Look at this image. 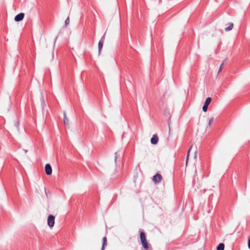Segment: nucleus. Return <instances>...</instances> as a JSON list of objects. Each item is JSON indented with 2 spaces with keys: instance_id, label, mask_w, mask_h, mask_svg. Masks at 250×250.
Masks as SVG:
<instances>
[{
  "instance_id": "f257e3e1",
  "label": "nucleus",
  "mask_w": 250,
  "mask_h": 250,
  "mask_svg": "<svg viewBox=\"0 0 250 250\" xmlns=\"http://www.w3.org/2000/svg\"><path fill=\"white\" fill-rule=\"evenodd\" d=\"M140 240L144 248L146 250L148 249V245L147 242L145 233L144 232H141L140 234Z\"/></svg>"
},
{
  "instance_id": "f03ea898",
  "label": "nucleus",
  "mask_w": 250,
  "mask_h": 250,
  "mask_svg": "<svg viewBox=\"0 0 250 250\" xmlns=\"http://www.w3.org/2000/svg\"><path fill=\"white\" fill-rule=\"evenodd\" d=\"M55 217L53 215H49L47 219V225L50 228H52L55 225Z\"/></svg>"
},
{
  "instance_id": "7ed1b4c3",
  "label": "nucleus",
  "mask_w": 250,
  "mask_h": 250,
  "mask_svg": "<svg viewBox=\"0 0 250 250\" xmlns=\"http://www.w3.org/2000/svg\"><path fill=\"white\" fill-rule=\"evenodd\" d=\"M211 101V98L210 97H208L206 99L204 105L203 106V110L204 112H206L208 110V107L209 104Z\"/></svg>"
},
{
  "instance_id": "20e7f679",
  "label": "nucleus",
  "mask_w": 250,
  "mask_h": 250,
  "mask_svg": "<svg viewBox=\"0 0 250 250\" xmlns=\"http://www.w3.org/2000/svg\"><path fill=\"white\" fill-rule=\"evenodd\" d=\"M162 179V176L161 174L157 173L153 177V181L155 183H160Z\"/></svg>"
},
{
  "instance_id": "39448f33",
  "label": "nucleus",
  "mask_w": 250,
  "mask_h": 250,
  "mask_svg": "<svg viewBox=\"0 0 250 250\" xmlns=\"http://www.w3.org/2000/svg\"><path fill=\"white\" fill-rule=\"evenodd\" d=\"M45 172L47 175H50L52 172V169L50 164H46L45 166Z\"/></svg>"
},
{
  "instance_id": "423d86ee",
  "label": "nucleus",
  "mask_w": 250,
  "mask_h": 250,
  "mask_svg": "<svg viewBox=\"0 0 250 250\" xmlns=\"http://www.w3.org/2000/svg\"><path fill=\"white\" fill-rule=\"evenodd\" d=\"M24 17V14L23 13H21L16 16L14 20L16 21H22Z\"/></svg>"
},
{
  "instance_id": "0eeeda50",
  "label": "nucleus",
  "mask_w": 250,
  "mask_h": 250,
  "mask_svg": "<svg viewBox=\"0 0 250 250\" xmlns=\"http://www.w3.org/2000/svg\"><path fill=\"white\" fill-rule=\"evenodd\" d=\"M104 38H105V35H104L102 37L101 40L99 42V43H98V48H99V54H100L101 51L102 50V49L103 48Z\"/></svg>"
},
{
  "instance_id": "6e6552de",
  "label": "nucleus",
  "mask_w": 250,
  "mask_h": 250,
  "mask_svg": "<svg viewBox=\"0 0 250 250\" xmlns=\"http://www.w3.org/2000/svg\"><path fill=\"white\" fill-rule=\"evenodd\" d=\"M158 137L157 135H153L150 140L151 143L153 145H156L158 141Z\"/></svg>"
},
{
  "instance_id": "1a4fd4ad",
  "label": "nucleus",
  "mask_w": 250,
  "mask_h": 250,
  "mask_svg": "<svg viewBox=\"0 0 250 250\" xmlns=\"http://www.w3.org/2000/svg\"><path fill=\"white\" fill-rule=\"evenodd\" d=\"M63 123L65 125L69 126V120L68 118L66 117V112H63Z\"/></svg>"
},
{
  "instance_id": "9d476101",
  "label": "nucleus",
  "mask_w": 250,
  "mask_h": 250,
  "mask_svg": "<svg viewBox=\"0 0 250 250\" xmlns=\"http://www.w3.org/2000/svg\"><path fill=\"white\" fill-rule=\"evenodd\" d=\"M40 101L41 103V106L42 107V108H43L45 106V101L44 100L43 96H42V94H41L40 96Z\"/></svg>"
},
{
  "instance_id": "9b49d317",
  "label": "nucleus",
  "mask_w": 250,
  "mask_h": 250,
  "mask_svg": "<svg viewBox=\"0 0 250 250\" xmlns=\"http://www.w3.org/2000/svg\"><path fill=\"white\" fill-rule=\"evenodd\" d=\"M107 245V238L106 237H104L103 239V244L102 250H104V247Z\"/></svg>"
},
{
  "instance_id": "f8f14e48",
  "label": "nucleus",
  "mask_w": 250,
  "mask_h": 250,
  "mask_svg": "<svg viewBox=\"0 0 250 250\" xmlns=\"http://www.w3.org/2000/svg\"><path fill=\"white\" fill-rule=\"evenodd\" d=\"M233 23H229V26L227 27H226L225 28V30L226 32H228V31L231 30L233 29Z\"/></svg>"
},
{
  "instance_id": "ddd939ff",
  "label": "nucleus",
  "mask_w": 250,
  "mask_h": 250,
  "mask_svg": "<svg viewBox=\"0 0 250 250\" xmlns=\"http://www.w3.org/2000/svg\"><path fill=\"white\" fill-rule=\"evenodd\" d=\"M225 245L223 243H220L217 247V250H224Z\"/></svg>"
},
{
  "instance_id": "4468645a",
  "label": "nucleus",
  "mask_w": 250,
  "mask_h": 250,
  "mask_svg": "<svg viewBox=\"0 0 250 250\" xmlns=\"http://www.w3.org/2000/svg\"><path fill=\"white\" fill-rule=\"evenodd\" d=\"M193 146L192 145L190 148L188 150V154H187V159H186V165H187L188 164V156H189V153L190 152L191 150H192V149L193 148Z\"/></svg>"
},
{
  "instance_id": "2eb2a0df",
  "label": "nucleus",
  "mask_w": 250,
  "mask_h": 250,
  "mask_svg": "<svg viewBox=\"0 0 250 250\" xmlns=\"http://www.w3.org/2000/svg\"><path fill=\"white\" fill-rule=\"evenodd\" d=\"M53 58H54V50L52 49L51 51L50 57L48 59L49 60V61H51L53 60Z\"/></svg>"
},
{
  "instance_id": "dca6fc26",
  "label": "nucleus",
  "mask_w": 250,
  "mask_h": 250,
  "mask_svg": "<svg viewBox=\"0 0 250 250\" xmlns=\"http://www.w3.org/2000/svg\"><path fill=\"white\" fill-rule=\"evenodd\" d=\"M224 62H223L221 64V65H220V68H219V69L218 72V73H220V72L222 71V68H223V66H224Z\"/></svg>"
},
{
  "instance_id": "f3484780",
  "label": "nucleus",
  "mask_w": 250,
  "mask_h": 250,
  "mask_svg": "<svg viewBox=\"0 0 250 250\" xmlns=\"http://www.w3.org/2000/svg\"><path fill=\"white\" fill-rule=\"evenodd\" d=\"M69 17H67V18L66 19L65 21V25H67L69 24Z\"/></svg>"
},
{
  "instance_id": "a211bd4d",
  "label": "nucleus",
  "mask_w": 250,
  "mask_h": 250,
  "mask_svg": "<svg viewBox=\"0 0 250 250\" xmlns=\"http://www.w3.org/2000/svg\"><path fill=\"white\" fill-rule=\"evenodd\" d=\"M213 118H211V119H210V120H209V122H208V126H210L211 124H212V122H213Z\"/></svg>"
},
{
  "instance_id": "6ab92c4d",
  "label": "nucleus",
  "mask_w": 250,
  "mask_h": 250,
  "mask_svg": "<svg viewBox=\"0 0 250 250\" xmlns=\"http://www.w3.org/2000/svg\"><path fill=\"white\" fill-rule=\"evenodd\" d=\"M118 158V155H117V153H115V158H114V161H115V163L116 162V161H117V159Z\"/></svg>"
},
{
  "instance_id": "aec40b11",
  "label": "nucleus",
  "mask_w": 250,
  "mask_h": 250,
  "mask_svg": "<svg viewBox=\"0 0 250 250\" xmlns=\"http://www.w3.org/2000/svg\"><path fill=\"white\" fill-rule=\"evenodd\" d=\"M194 158H196V156H197V151H196V149H195L194 150Z\"/></svg>"
},
{
  "instance_id": "412c9836",
  "label": "nucleus",
  "mask_w": 250,
  "mask_h": 250,
  "mask_svg": "<svg viewBox=\"0 0 250 250\" xmlns=\"http://www.w3.org/2000/svg\"><path fill=\"white\" fill-rule=\"evenodd\" d=\"M248 247L250 249V237L248 239Z\"/></svg>"
},
{
  "instance_id": "4be33fe9",
  "label": "nucleus",
  "mask_w": 250,
  "mask_h": 250,
  "mask_svg": "<svg viewBox=\"0 0 250 250\" xmlns=\"http://www.w3.org/2000/svg\"><path fill=\"white\" fill-rule=\"evenodd\" d=\"M15 125L17 126V128H19V122H17L15 124Z\"/></svg>"
}]
</instances>
